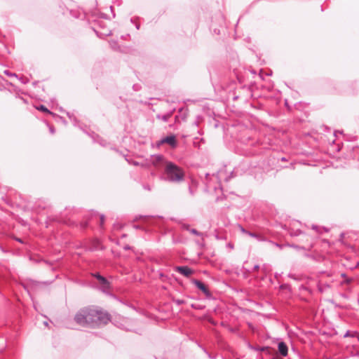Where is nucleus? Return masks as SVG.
<instances>
[{
  "mask_svg": "<svg viewBox=\"0 0 359 359\" xmlns=\"http://www.w3.org/2000/svg\"><path fill=\"white\" fill-rule=\"evenodd\" d=\"M76 323L83 327H96L107 324L109 315L102 310L94 307L83 308L75 315Z\"/></svg>",
  "mask_w": 359,
  "mask_h": 359,
  "instance_id": "obj_1",
  "label": "nucleus"
},
{
  "mask_svg": "<svg viewBox=\"0 0 359 359\" xmlns=\"http://www.w3.org/2000/svg\"><path fill=\"white\" fill-rule=\"evenodd\" d=\"M165 174L166 179L170 182H179L183 180L184 173V171L177 165L172 162L166 163L165 168Z\"/></svg>",
  "mask_w": 359,
  "mask_h": 359,
  "instance_id": "obj_2",
  "label": "nucleus"
},
{
  "mask_svg": "<svg viewBox=\"0 0 359 359\" xmlns=\"http://www.w3.org/2000/svg\"><path fill=\"white\" fill-rule=\"evenodd\" d=\"M167 163L168 162L165 161L162 155H153L149 157V159L147 160L145 165H154L156 168H161L163 165L165 167Z\"/></svg>",
  "mask_w": 359,
  "mask_h": 359,
  "instance_id": "obj_3",
  "label": "nucleus"
},
{
  "mask_svg": "<svg viewBox=\"0 0 359 359\" xmlns=\"http://www.w3.org/2000/svg\"><path fill=\"white\" fill-rule=\"evenodd\" d=\"M164 143H167V144H170L171 147H175L177 145V141H176L175 136L172 135H170V136L163 138L160 141V144H164Z\"/></svg>",
  "mask_w": 359,
  "mask_h": 359,
  "instance_id": "obj_4",
  "label": "nucleus"
},
{
  "mask_svg": "<svg viewBox=\"0 0 359 359\" xmlns=\"http://www.w3.org/2000/svg\"><path fill=\"white\" fill-rule=\"evenodd\" d=\"M175 270L186 277H189L194 273L188 266H177Z\"/></svg>",
  "mask_w": 359,
  "mask_h": 359,
  "instance_id": "obj_5",
  "label": "nucleus"
},
{
  "mask_svg": "<svg viewBox=\"0 0 359 359\" xmlns=\"http://www.w3.org/2000/svg\"><path fill=\"white\" fill-rule=\"evenodd\" d=\"M278 351L283 356H286L287 355L288 348L285 343L280 342L278 345Z\"/></svg>",
  "mask_w": 359,
  "mask_h": 359,
  "instance_id": "obj_6",
  "label": "nucleus"
},
{
  "mask_svg": "<svg viewBox=\"0 0 359 359\" xmlns=\"http://www.w3.org/2000/svg\"><path fill=\"white\" fill-rule=\"evenodd\" d=\"M95 276L97 278V280L100 281V283L101 286L102 287V290L104 291H106L109 287V283H108L107 280L104 277H102L100 275H96Z\"/></svg>",
  "mask_w": 359,
  "mask_h": 359,
  "instance_id": "obj_7",
  "label": "nucleus"
},
{
  "mask_svg": "<svg viewBox=\"0 0 359 359\" xmlns=\"http://www.w3.org/2000/svg\"><path fill=\"white\" fill-rule=\"evenodd\" d=\"M193 282L196 285V286L198 289H200L201 291H203L205 294L208 293V290L206 286L202 282L197 280H194Z\"/></svg>",
  "mask_w": 359,
  "mask_h": 359,
  "instance_id": "obj_8",
  "label": "nucleus"
},
{
  "mask_svg": "<svg viewBox=\"0 0 359 359\" xmlns=\"http://www.w3.org/2000/svg\"><path fill=\"white\" fill-rule=\"evenodd\" d=\"M39 110H41L43 111H46V112H48L49 113V111L46 109V107H45L43 105H41L39 108H38Z\"/></svg>",
  "mask_w": 359,
  "mask_h": 359,
  "instance_id": "obj_9",
  "label": "nucleus"
},
{
  "mask_svg": "<svg viewBox=\"0 0 359 359\" xmlns=\"http://www.w3.org/2000/svg\"><path fill=\"white\" fill-rule=\"evenodd\" d=\"M4 73H5L6 74H7L8 76H15V74L10 73V72H9L8 71H7V70L4 71Z\"/></svg>",
  "mask_w": 359,
  "mask_h": 359,
  "instance_id": "obj_10",
  "label": "nucleus"
},
{
  "mask_svg": "<svg viewBox=\"0 0 359 359\" xmlns=\"http://www.w3.org/2000/svg\"><path fill=\"white\" fill-rule=\"evenodd\" d=\"M191 232L193 233V234H195V235H198L199 233L194 229H191Z\"/></svg>",
  "mask_w": 359,
  "mask_h": 359,
  "instance_id": "obj_11",
  "label": "nucleus"
},
{
  "mask_svg": "<svg viewBox=\"0 0 359 359\" xmlns=\"http://www.w3.org/2000/svg\"><path fill=\"white\" fill-rule=\"evenodd\" d=\"M248 235H249L251 237H255V238H257V236L255 234V233H250V232H248Z\"/></svg>",
  "mask_w": 359,
  "mask_h": 359,
  "instance_id": "obj_12",
  "label": "nucleus"
},
{
  "mask_svg": "<svg viewBox=\"0 0 359 359\" xmlns=\"http://www.w3.org/2000/svg\"><path fill=\"white\" fill-rule=\"evenodd\" d=\"M241 228V230L243 233H245L246 234H248V231H247L246 230H245L243 227H240Z\"/></svg>",
  "mask_w": 359,
  "mask_h": 359,
  "instance_id": "obj_13",
  "label": "nucleus"
},
{
  "mask_svg": "<svg viewBox=\"0 0 359 359\" xmlns=\"http://www.w3.org/2000/svg\"><path fill=\"white\" fill-rule=\"evenodd\" d=\"M265 349H266V347H262V348H257V350L261 351H264Z\"/></svg>",
  "mask_w": 359,
  "mask_h": 359,
  "instance_id": "obj_14",
  "label": "nucleus"
},
{
  "mask_svg": "<svg viewBox=\"0 0 359 359\" xmlns=\"http://www.w3.org/2000/svg\"><path fill=\"white\" fill-rule=\"evenodd\" d=\"M50 131L51 133H54V132H55L54 129L52 127L50 128Z\"/></svg>",
  "mask_w": 359,
  "mask_h": 359,
  "instance_id": "obj_15",
  "label": "nucleus"
},
{
  "mask_svg": "<svg viewBox=\"0 0 359 359\" xmlns=\"http://www.w3.org/2000/svg\"><path fill=\"white\" fill-rule=\"evenodd\" d=\"M182 226L184 229H188V228H189V226L186 225V224H184Z\"/></svg>",
  "mask_w": 359,
  "mask_h": 359,
  "instance_id": "obj_16",
  "label": "nucleus"
},
{
  "mask_svg": "<svg viewBox=\"0 0 359 359\" xmlns=\"http://www.w3.org/2000/svg\"><path fill=\"white\" fill-rule=\"evenodd\" d=\"M100 220H101V222L103 223V222H104V216H101L100 217Z\"/></svg>",
  "mask_w": 359,
  "mask_h": 359,
  "instance_id": "obj_17",
  "label": "nucleus"
}]
</instances>
